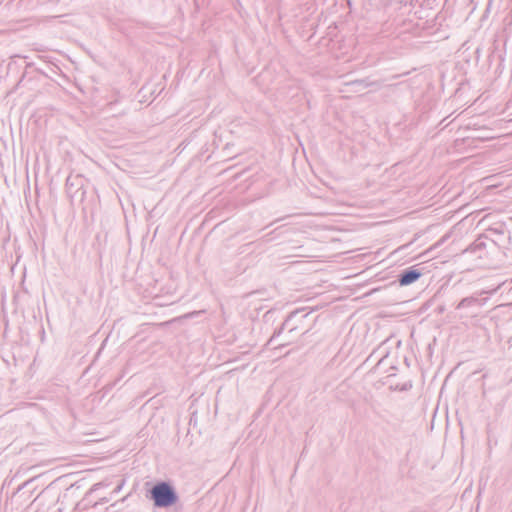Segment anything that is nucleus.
Instances as JSON below:
<instances>
[{
	"label": "nucleus",
	"mask_w": 512,
	"mask_h": 512,
	"mask_svg": "<svg viewBox=\"0 0 512 512\" xmlns=\"http://www.w3.org/2000/svg\"><path fill=\"white\" fill-rule=\"evenodd\" d=\"M499 288L500 286L477 290L471 295L462 298L455 306V309L459 311L460 319H467L473 326H477L481 316V309L487 305Z\"/></svg>",
	"instance_id": "obj_1"
},
{
	"label": "nucleus",
	"mask_w": 512,
	"mask_h": 512,
	"mask_svg": "<svg viewBox=\"0 0 512 512\" xmlns=\"http://www.w3.org/2000/svg\"><path fill=\"white\" fill-rule=\"evenodd\" d=\"M146 497L153 501L156 508H169L179 500L175 487L169 481L156 482L147 490Z\"/></svg>",
	"instance_id": "obj_2"
},
{
	"label": "nucleus",
	"mask_w": 512,
	"mask_h": 512,
	"mask_svg": "<svg viewBox=\"0 0 512 512\" xmlns=\"http://www.w3.org/2000/svg\"><path fill=\"white\" fill-rule=\"evenodd\" d=\"M488 232L487 244L496 254L501 253L506 256L512 245L511 231L504 224H500L498 227L490 228Z\"/></svg>",
	"instance_id": "obj_3"
},
{
	"label": "nucleus",
	"mask_w": 512,
	"mask_h": 512,
	"mask_svg": "<svg viewBox=\"0 0 512 512\" xmlns=\"http://www.w3.org/2000/svg\"><path fill=\"white\" fill-rule=\"evenodd\" d=\"M312 311H307L306 308H299L290 312L285 318L284 322L277 328L272 336L269 338L267 345H272L276 338H278L284 330L288 333H293L303 328V321L311 314Z\"/></svg>",
	"instance_id": "obj_4"
},
{
	"label": "nucleus",
	"mask_w": 512,
	"mask_h": 512,
	"mask_svg": "<svg viewBox=\"0 0 512 512\" xmlns=\"http://www.w3.org/2000/svg\"><path fill=\"white\" fill-rule=\"evenodd\" d=\"M488 234L479 235L465 250V253L473 254L477 259H491L496 256L493 248L487 244Z\"/></svg>",
	"instance_id": "obj_5"
},
{
	"label": "nucleus",
	"mask_w": 512,
	"mask_h": 512,
	"mask_svg": "<svg viewBox=\"0 0 512 512\" xmlns=\"http://www.w3.org/2000/svg\"><path fill=\"white\" fill-rule=\"evenodd\" d=\"M108 484L104 482L95 483L84 495V497L76 504V509L79 511H86L89 508H96L99 502H96L93 494L100 488L107 487Z\"/></svg>",
	"instance_id": "obj_6"
},
{
	"label": "nucleus",
	"mask_w": 512,
	"mask_h": 512,
	"mask_svg": "<svg viewBox=\"0 0 512 512\" xmlns=\"http://www.w3.org/2000/svg\"><path fill=\"white\" fill-rule=\"evenodd\" d=\"M84 178L81 175L68 176L66 179V192L73 199L80 197L83 199L85 191L83 190Z\"/></svg>",
	"instance_id": "obj_7"
},
{
	"label": "nucleus",
	"mask_w": 512,
	"mask_h": 512,
	"mask_svg": "<svg viewBox=\"0 0 512 512\" xmlns=\"http://www.w3.org/2000/svg\"><path fill=\"white\" fill-rule=\"evenodd\" d=\"M423 275L422 269L418 268V265L410 266L402 270L397 276V282L400 286H408L420 279Z\"/></svg>",
	"instance_id": "obj_8"
},
{
	"label": "nucleus",
	"mask_w": 512,
	"mask_h": 512,
	"mask_svg": "<svg viewBox=\"0 0 512 512\" xmlns=\"http://www.w3.org/2000/svg\"><path fill=\"white\" fill-rule=\"evenodd\" d=\"M55 503V499H49V493L45 490H42L34 498V504L37 506V509L34 512H49V510L55 506Z\"/></svg>",
	"instance_id": "obj_9"
},
{
	"label": "nucleus",
	"mask_w": 512,
	"mask_h": 512,
	"mask_svg": "<svg viewBox=\"0 0 512 512\" xmlns=\"http://www.w3.org/2000/svg\"><path fill=\"white\" fill-rule=\"evenodd\" d=\"M347 85L358 87L359 89H357L356 91H359L361 89H365L368 87H372V86H375V87L381 86L379 81H371L369 78L356 79V80L348 82Z\"/></svg>",
	"instance_id": "obj_10"
},
{
	"label": "nucleus",
	"mask_w": 512,
	"mask_h": 512,
	"mask_svg": "<svg viewBox=\"0 0 512 512\" xmlns=\"http://www.w3.org/2000/svg\"><path fill=\"white\" fill-rule=\"evenodd\" d=\"M17 70V61L13 60L8 64L1 63L0 64V82L5 80L6 77L10 75L12 72H16Z\"/></svg>",
	"instance_id": "obj_11"
},
{
	"label": "nucleus",
	"mask_w": 512,
	"mask_h": 512,
	"mask_svg": "<svg viewBox=\"0 0 512 512\" xmlns=\"http://www.w3.org/2000/svg\"><path fill=\"white\" fill-rule=\"evenodd\" d=\"M30 482H31V480L29 479V480L25 481L21 486L18 487L17 491L12 496V500L14 502H16V503H20L21 502V498L25 494V492H21V490L24 487H26Z\"/></svg>",
	"instance_id": "obj_12"
},
{
	"label": "nucleus",
	"mask_w": 512,
	"mask_h": 512,
	"mask_svg": "<svg viewBox=\"0 0 512 512\" xmlns=\"http://www.w3.org/2000/svg\"><path fill=\"white\" fill-rule=\"evenodd\" d=\"M33 67H34V72H39V73L47 76L46 71H44V69L42 67L38 66L36 62H34Z\"/></svg>",
	"instance_id": "obj_13"
},
{
	"label": "nucleus",
	"mask_w": 512,
	"mask_h": 512,
	"mask_svg": "<svg viewBox=\"0 0 512 512\" xmlns=\"http://www.w3.org/2000/svg\"><path fill=\"white\" fill-rule=\"evenodd\" d=\"M109 501H110V499L107 498V497H101L98 500H96V502H99V505L105 504V503H107Z\"/></svg>",
	"instance_id": "obj_14"
},
{
	"label": "nucleus",
	"mask_w": 512,
	"mask_h": 512,
	"mask_svg": "<svg viewBox=\"0 0 512 512\" xmlns=\"http://www.w3.org/2000/svg\"><path fill=\"white\" fill-rule=\"evenodd\" d=\"M50 2H51V0H37V4L39 6H43V5H45L47 3H50Z\"/></svg>",
	"instance_id": "obj_15"
},
{
	"label": "nucleus",
	"mask_w": 512,
	"mask_h": 512,
	"mask_svg": "<svg viewBox=\"0 0 512 512\" xmlns=\"http://www.w3.org/2000/svg\"><path fill=\"white\" fill-rule=\"evenodd\" d=\"M492 1L493 0H489L488 4H487V7H486V12H488L490 10V7H491V4H492Z\"/></svg>",
	"instance_id": "obj_16"
},
{
	"label": "nucleus",
	"mask_w": 512,
	"mask_h": 512,
	"mask_svg": "<svg viewBox=\"0 0 512 512\" xmlns=\"http://www.w3.org/2000/svg\"><path fill=\"white\" fill-rule=\"evenodd\" d=\"M121 488H122V484L118 485V486L115 488V490H114V492H113V493H117V492H119V491L121 490Z\"/></svg>",
	"instance_id": "obj_17"
},
{
	"label": "nucleus",
	"mask_w": 512,
	"mask_h": 512,
	"mask_svg": "<svg viewBox=\"0 0 512 512\" xmlns=\"http://www.w3.org/2000/svg\"><path fill=\"white\" fill-rule=\"evenodd\" d=\"M288 344H289V341H287V342H285V343H282V344H280V345L276 346L275 348L284 347V346H286V345H288Z\"/></svg>",
	"instance_id": "obj_18"
},
{
	"label": "nucleus",
	"mask_w": 512,
	"mask_h": 512,
	"mask_svg": "<svg viewBox=\"0 0 512 512\" xmlns=\"http://www.w3.org/2000/svg\"><path fill=\"white\" fill-rule=\"evenodd\" d=\"M25 200H26L27 206L29 207L28 193L27 192H25Z\"/></svg>",
	"instance_id": "obj_19"
},
{
	"label": "nucleus",
	"mask_w": 512,
	"mask_h": 512,
	"mask_svg": "<svg viewBox=\"0 0 512 512\" xmlns=\"http://www.w3.org/2000/svg\"><path fill=\"white\" fill-rule=\"evenodd\" d=\"M444 309H445V308H444L443 306H439V307H438V311H439L440 313H442V312L444 311Z\"/></svg>",
	"instance_id": "obj_20"
},
{
	"label": "nucleus",
	"mask_w": 512,
	"mask_h": 512,
	"mask_svg": "<svg viewBox=\"0 0 512 512\" xmlns=\"http://www.w3.org/2000/svg\"><path fill=\"white\" fill-rule=\"evenodd\" d=\"M230 145H231L230 143L225 144L224 149H225V150H228V149L230 148Z\"/></svg>",
	"instance_id": "obj_21"
},
{
	"label": "nucleus",
	"mask_w": 512,
	"mask_h": 512,
	"mask_svg": "<svg viewBox=\"0 0 512 512\" xmlns=\"http://www.w3.org/2000/svg\"><path fill=\"white\" fill-rule=\"evenodd\" d=\"M309 331H310V329H306V330L302 333V336H305Z\"/></svg>",
	"instance_id": "obj_22"
},
{
	"label": "nucleus",
	"mask_w": 512,
	"mask_h": 512,
	"mask_svg": "<svg viewBox=\"0 0 512 512\" xmlns=\"http://www.w3.org/2000/svg\"><path fill=\"white\" fill-rule=\"evenodd\" d=\"M38 59L41 60L43 63H45V61L42 59L41 56H38Z\"/></svg>",
	"instance_id": "obj_23"
},
{
	"label": "nucleus",
	"mask_w": 512,
	"mask_h": 512,
	"mask_svg": "<svg viewBox=\"0 0 512 512\" xmlns=\"http://www.w3.org/2000/svg\"><path fill=\"white\" fill-rule=\"evenodd\" d=\"M33 407H34V409H36L38 407V405L36 403H34Z\"/></svg>",
	"instance_id": "obj_24"
},
{
	"label": "nucleus",
	"mask_w": 512,
	"mask_h": 512,
	"mask_svg": "<svg viewBox=\"0 0 512 512\" xmlns=\"http://www.w3.org/2000/svg\"><path fill=\"white\" fill-rule=\"evenodd\" d=\"M347 4H348L349 6H351V1H350V0H347Z\"/></svg>",
	"instance_id": "obj_25"
}]
</instances>
